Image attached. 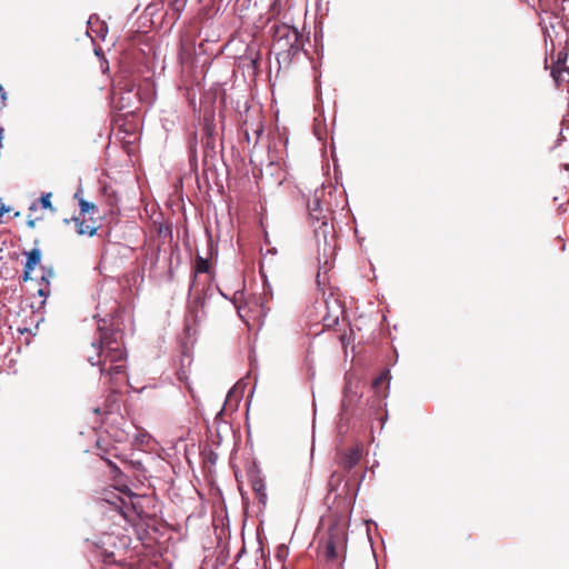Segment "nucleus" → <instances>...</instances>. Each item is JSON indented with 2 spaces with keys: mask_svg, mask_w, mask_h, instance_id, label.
I'll return each mask as SVG.
<instances>
[{
  "mask_svg": "<svg viewBox=\"0 0 569 569\" xmlns=\"http://www.w3.org/2000/svg\"><path fill=\"white\" fill-rule=\"evenodd\" d=\"M0 251H2V249L0 248Z\"/></svg>",
  "mask_w": 569,
  "mask_h": 569,
  "instance_id": "nucleus-52",
  "label": "nucleus"
},
{
  "mask_svg": "<svg viewBox=\"0 0 569 569\" xmlns=\"http://www.w3.org/2000/svg\"><path fill=\"white\" fill-rule=\"evenodd\" d=\"M7 100V92L4 91L3 87L0 86V109H2L6 106Z\"/></svg>",
  "mask_w": 569,
  "mask_h": 569,
  "instance_id": "nucleus-35",
  "label": "nucleus"
},
{
  "mask_svg": "<svg viewBox=\"0 0 569 569\" xmlns=\"http://www.w3.org/2000/svg\"><path fill=\"white\" fill-rule=\"evenodd\" d=\"M207 236V252L206 257L213 259L218 257V242L213 240L210 231H206Z\"/></svg>",
  "mask_w": 569,
  "mask_h": 569,
  "instance_id": "nucleus-19",
  "label": "nucleus"
},
{
  "mask_svg": "<svg viewBox=\"0 0 569 569\" xmlns=\"http://www.w3.org/2000/svg\"><path fill=\"white\" fill-rule=\"evenodd\" d=\"M196 140L190 143L189 148V161L190 164L193 166V163H197V148H196Z\"/></svg>",
  "mask_w": 569,
  "mask_h": 569,
  "instance_id": "nucleus-31",
  "label": "nucleus"
},
{
  "mask_svg": "<svg viewBox=\"0 0 569 569\" xmlns=\"http://www.w3.org/2000/svg\"><path fill=\"white\" fill-rule=\"evenodd\" d=\"M34 224H36V221H34V220H31V219H30V220H28V221H27V226H28L29 228H34Z\"/></svg>",
  "mask_w": 569,
  "mask_h": 569,
  "instance_id": "nucleus-43",
  "label": "nucleus"
},
{
  "mask_svg": "<svg viewBox=\"0 0 569 569\" xmlns=\"http://www.w3.org/2000/svg\"><path fill=\"white\" fill-rule=\"evenodd\" d=\"M130 507L142 525L150 530L159 531L162 516V503L154 496L130 495Z\"/></svg>",
  "mask_w": 569,
  "mask_h": 569,
  "instance_id": "nucleus-4",
  "label": "nucleus"
},
{
  "mask_svg": "<svg viewBox=\"0 0 569 569\" xmlns=\"http://www.w3.org/2000/svg\"><path fill=\"white\" fill-rule=\"evenodd\" d=\"M79 208L80 216H84L97 210V206L93 202L84 200L83 198L79 199Z\"/></svg>",
  "mask_w": 569,
  "mask_h": 569,
  "instance_id": "nucleus-25",
  "label": "nucleus"
},
{
  "mask_svg": "<svg viewBox=\"0 0 569 569\" xmlns=\"http://www.w3.org/2000/svg\"><path fill=\"white\" fill-rule=\"evenodd\" d=\"M51 192L42 193L39 198V203L41 208L43 209H51L53 210L52 202H51Z\"/></svg>",
  "mask_w": 569,
  "mask_h": 569,
  "instance_id": "nucleus-28",
  "label": "nucleus"
},
{
  "mask_svg": "<svg viewBox=\"0 0 569 569\" xmlns=\"http://www.w3.org/2000/svg\"><path fill=\"white\" fill-rule=\"evenodd\" d=\"M223 413V408L217 413L216 420H218Z\"/></svg>",
  "mask_w": 569,
  "mask_h": 569,
  "instance_id": "nucleus-45",
  "label": "nucleus"
},
{
  "mask_svg": "<svg viewBox=\"0 0 569 569\" xmlns=\"http://www.w3.org/2000/svg\"><path fill=\"white\" fill-rule=\"evenodd\" d=\"M237 309H238V313H239V316H240L241 318H243V316L241 315V308H240V307H237Z\"/></svg>",
  "mask_w": 569,
  "mask_h": 569,
  "instance_id": "nucleus-47",
  "label": "nucleus"
},
{
  "mask_svg": "<svg viewBox=\"0 0 569 569\" xmlns=\"http://www.w3.org/2000/svg\"><path fill=\"white\" fill-rule=\"evenodd\" d=\"M41 270H42V276L39 280V284L50 287V280L54 277L53 268L41 266Z\"/></svg>",
  "mask_w": 569,
  "mask_h": 569,
  "instance_id": "nucleus-23",
  "label": "nucleus"
},
{
  "mask_svg": "<svg viewBox=\"0 0 569 569\" xmlns=\"http://www.w3.org/2000/svg\"><path fill=\"white\" fill-rule=\"evenodd\" d=\"M151 440V436L147 432H138L136 435V441L141 443V445H148L149 441Z\"/></svg>",
  "mask_w": 569,
  "mask_h": 569,
  "instance_id": "nucleus-33",
  "label": "nucleus"
},
{
  "mask_svg": "<svg viewBox=\"0 0 569 569\" xmlns=\"http://www.w3.org/2000/svg\"><path fill=\"white\" fill-rule=\"evenodd\" d=\"M558 12L556 13V18L565 19V12L567 10L566 3L569 0H555Z\"/></svg>",
  "mask_w": 569,
  "mask_h": 569,
  "instance_id": "nucleus-29",
  "label": "nucleus"
},
{
  "mask_svg": "<svg viewBox=\"0 0 569 569\" xmlns=\"http://www.w3.org/2000/svg\"><path fill=\"white\" fill-rule=\"evenodd\" d=\"M210 258L202 257L199 253L196 257L194 266H193V278H197L199 273H208L210 271ZM196 279L192 280L190 290L194 287Z\"/></svg>",
  "mask_w": 569,
  "mask_h": 569,
  "instance_id": "nucleus-13",
  "label": "nucleus"
},
{
  "mask_svg": "<svg viewBox=\"0 0 569 569\" xmlns=\"http://www.w3.org/2000/svg\"><path fill=\"white\" fill-rule=\"evenodd\" d=\"M203 305H204V302H203L202 298L200 296H197V295L189 302L188 311H189V313L196 312V315H194V320L196 321L199 318L198 312L200 310L202 311V309H203Z\"/></svg>",
  "mask_w": 569,
  "mask_h": 569,
  "instance_id": "nucleus-20",
  "label": "nucleus"
},
{
  "mask_svg": "<svg viewBox=\"0 0 569 569\" xmlns=\"http://www.w3.org/2000/svg\"><path fill=\"white\" fill-rule=\"evenodd\" d=\"M387 417H388V413L386 412V413H385V417H383V418H381L382 423L386 421Z\"/></svg>",
  "mask_w": 569,
  "mask_h": 569,
  "instance_id": "nucleus-48",
  "label": "nucleus"
},
{
  "mask_svg": "<svg viewBox=\"0 0 569 569\" xmlns=\"http://www.w3.org/2000/svg\"><path fill=\"white\" fill-rule=\"evenodd\" d=\"M390 380H391V373H390V369L386 368L383 369L379 376H377L373 381H372V388L375 389V391H379V388L380 386L383 383V382H387V390H389V387H390Z\"/></svg>",
  "mask_w": 569,
  "mask_h": 569,
  "instance_id": "nucleus-17",
  "label": "nucleus"
},
{
  "mask_svg": "<svg viewBox=\"0 0 569 569\" xmlns=\"http://www.w3.org/2000/svg\"><path fill=\"white\" fill-rule=\"evenodd\" d=\"M98 227L94 224H89L87 221H82L78 223L77 233L79 236H89L92 237L97 233Z\"/></svg>",
  "mask_w": 569,
  "mask_h": 569,
  "instance_id": "nucleus-21",
  "label": "nucleus"
},
{
  "mask_svg": "<svg viewBox=\"0 0 569 569\" xmlns=\"http://www.w3.org/2000/svg\"><path fill=\"white\" fill-rule=\"evenodd\" d=\"M119 501H120V506H119V508H120L121 510L123 509V507H128V505H127V502H126L124 500L119 499Z\"/></svg>",
  "mask_w": 569,
  "mask_h": 569,
  "instance_id": "nucleus-44",
  "label": "nucleus"
},
{
  "mask_svg": "<svg viewBox=\"0 0 569 569\" xmlns=\"http://www.w3.org/2000/svg\"><path fill=\"white\" fill-rule=\"evenodd\" d=\"M37 295L40 297V298H43V300L41 301V305H44L46 302V299L49 297L50 295V287H47V286H40V288L38 289L37 291Z\"/></svg>",
  "mask_w": 569,
  "mask_h": 569,
  "instance_id": "nucleus-32",
  "label": "nucleus"
},
{
  "mask_svg": "<svg viewBox=\"0 0 569 569\" xmlns=\"http://www.w3.org/2000/svg\"><path fill=\"white\" fill-rule=\"evenodd\" d=\"M309 216L312 220H316L320 222V228L325 227L327 228L328 222L326 216L322 214V203L321 200L318 197H313L311 200L308 201L307 204Z\"/></svg>",
  "mask_w": 569,
  "mask_h": 569,
  "instance_id": "nucleus-9",
  "label": "nucleus"
},
{
  "mask_svg": "<svg viewBox=\"0 0 569 569\" xmlns=\"http://www.w3.org/2000/svg\"><path fill=\"white\" fill-rule=\"evenodd\" d=\"M246 59L249 60V63L247 67H250L252 69V74H257L259 72L260 62H261L260 52L259 51L253 52L251 49H249Z\"/></svg>",
  "mask_w": 569,
  "mask_h": 569,
  "instance_id": "nucleus-18",
  "label": "nucleus"
},
{
  "mask_svg": "<svg viewBox=\"0 0 569 569\" xmlns=\"http://www.w3.org/2000/svg\"><path fill=\"white\" fill-rule=\"evenodd\" d=\"M387 397V393H381L380 391H375V395L369 397L366 401V405L362 406V409L366 410V419L373 418L378 413V411L387 406L383 398Z\"/></svg>",
  "mask_w": 569,
  "mask_h": 569,
  "instance_id": "nucleus-8",
  "label": "nucleus"
},
{
  "mask_svg": "<svg viewBox=\"0 0 569 569\" xmlns=\"http://www.w3.org/2000/svg\"><path fill=\"white\" fill-rule=\"evenodd\" d=\"M106 461H107V462H108V465L110 466V468H111V471H112V472H116V471H117V472H119V471H120V469L118 468V466H117V465H114L112 461H110V460H108V459H106Z\"/></svg>",
  "mask_w": 569,
  "mask_h": 569,
  "instance_id": "nucleus-39",
  "label": "nucleus"
},
{
  "mask_svg": "<svg viewBox=\"0 0 569 569\" xmlns=\"http://www.w3.org/2000/svg\"><path fill=\"white\" fill-rule=\"evenodd\" d=\"M33 270H30L26 267H23V272H22V276H21V280L23 282H28L29 280H31V273H32Z\"/></svg>",
  "mask_w": 569,
  "mask_h": 569,
  "instance_id": "nucleus-34",
  "label": "nucleus"
},
{
  "mask_svg": "<svg viewBox=\"0 0 569 569\" xmlns=\"http://www.w3.org/2000/svg\"><path fill=\"white\" fill-rule=\"evenodd\" d=\"M323 321H325V326H326V327H332V326H335V325H337V323H338L339 318H338V317H335V318H333V319H331V320H329V319H327V318H323Z\"/></svg>",
  "mask_w": 569,
  "mask_h": 569,
  "instance_id": "nucleus-36",
  "label": "nucleus"
},
{
  "mask_svg": "<svg viewBox=\"0 0 569 569\" xmlns=\"http://www.w3.org/2000/svg\"><path fill=\"white\" fill-rule=\"evenodd\" d=\"M218 141H219V138H213V139L201 138L204 166H208L209 160H214V158L217 157Z\"/></svg>",
  "mask_w": 569,
  "mask_h": 569,
  "instance_id": "nucleus-11",
  "label": "nucleus"
},
{
  "mask_svg": "<svg viewBox=\"0 0 569 569\" xmlns=\"http://www.w3.org/2000/svg\"><path fill=\"white\" fill-rule=\"evenodd\" d=\"M340 539L338 530H330L329 538L325 545V555L328 561H333L337 559V541Z\"/></svg>",
  "mask_w": 569,
  "mask_h": 569,
  "instance_id": "nucleus-12",
  "label": "nucleus"
},
{
  "mask_svg": "<svg viewBox=\"0 0 569 569\" xmlns=\"http://www.w3.org/2000/svg\"><path fill=\"white\" fill-rule=\"evenodd\" d=\"M141 102L139 91L131 82H118L111 92V106L126 114L133 113Z\"/></svg>",
  "mask_w": 569,
  "mask_h": 569,
  "instance_id": "nucleus-5",
  "label": "nucleus"
},
{
  "mask_svg": "<svg viewBox=\"0 0 569 569\" xmlns=\"http://www.w3.org/2000/svg\"><path fill=\"white\" fill-rule=\"evenodd\" d=\"M567 59H568V52L566 50L559 51L553 67H566Z\"/></svg>",
  "mask_w": 569,
  "mask_h": 569,
  "instance_id": "nucleus-30",
  "label": "nucleus"
},
{
  "mask_svg": "<svg viewBox=\"0 0 569 569\" xmlns=\"http://www.w3.org/2000/svg\"><path fill=\"white\" fill-rule=\"evenodd\" d=\"M361 456L359 447L337 452V463L343 472L333 471L331 473L328 481L327 500H330L333 495L332 502L338 501L345 509L353 508L361 482L366 477V471H353Z\"/></svg>",
  "mask_w": 569,
  "mask_h": 569,
  "instance_id": "nucleus-2",
  "label": "nucleus"
},
{
  "mask_svg": "<svg viewBox=\"0 0 569 569\" xmlns=\"http://www.w3.org/2000/svg\"><path fill=\"white\" fill-rule=\"evenodd\" d=\"M352 420H355V418L349 412H345L340 409L337 421L338 433L341 436L346 435Z\"/></svg>",
  "mask_w": 569,
  "mask_h": 569,
  "instance_id": "nucleus-15",
  "label": "nucleus"
},
{
  "mask_svg": "<svg viewBox=\"0 0 569 569\" xmlns=\"http://www.w3.org/2000/svg\"><path fill=\"white\" fill-rule=\"evenodd\" d=\"M243 552H244V548L241 549V551L239 552L238 557H240Z\"/></svg>",
  "mask_w": 569,
  "mask_h": 569,
  "instance_id": "nucleus-49",
  "label": "nucleus"
},
{
  "mask_svg": "<svg viewBox=\"0 0 569 569\" xmlns=\"http://www.w3.org/2000/svg\"><path fill=\"white\" fill-rule=\"evenodd\" d=\"M568 68L567 67H552L551 69V77L553 78L555 82L559 86L561 82L566 81L565 74H568Z\"/></svg>",
  "mask_w": 569,
  "mask_h": 569,
  "instance_id": "nucleus-22",
  "label": "nucleus"
},
{
  "mask_svg": "<svg viewBox=\"0 0 569 569\" xmlns=\"http://www.w3.org/2000/svg\"><path fill=\"white\" fill-rule=\"evenodd\" d=\"M242 388L240 387V382H238L232 389L229 390L226 398V403L230 402L231 400L239 402L242 399Z\"/></svg>",
  "mask_w": 569,
  "mask_h": 569,
  "instance_id": "nucleus-24",
  "label": "nucleus"
},
{
  "mask_svg": "<svg viewBox=\"0 0 569 569\" xmlns=\"http://www.w3.org/2000/svg\"><path fill=\"white\" fill-rule=\"evenodd\" d=\"M94 412H96V413H100V408H96V409H94Z\"/></svg>",
  "mask_w": 569,
  "mask_h": 569,
  "instance_id": "nucleus-50",
  "label": "nucleus"
},
{
  "mask_svg": "<svg viewBox=\"0 0 569 569\" xmlns=\"http://www.w3.org/2000/svg\"><path fill=\"white\" fill-rule=\"evenodd\" d=\"M3 136H4V129L0 126V148H3Z\"/></svg>",
  "mask_w": 569,
  "mask_h": 569,
  "instance_id": "nucleus-41",
  "label": "nucleus"
},
{
  "mask_svg": "<svg viewBox=\"0 0 569 569\" xmlns=\"http://www.w3.org/2000/svg\"><path fill=\"white\" fill-rule=\"evenodd\" d=\"M288 552V549L284 545H281L279 548H278V552H277V557L278 558H281L283 555H287Z\"/></svg>",
  "mask_w": 569,
  "mask_h": 569,
  "instance_id": "nucleus-37",
  "label": "nucleus"
},
{
  "mask_svg": "<svg viewBox=\"0 0 569 569\" xmlns=\"http://www.w3.org/2000/svg\"><path fill=\"white\" fill-rule=\"evenodd\" d=\"M114 537L109 533H104L93 541V545L97 549L101 550V556L103 557V561L110 562L113 559V552L109 551L106 546L113 545Z\"/></svg>",
  "mask_w": 569,
  "mask_h": 569,
  "instance_id": "nucleus-10",
  "label": "nucleus"
},
{
  "mask_svg": "<svg viewBox=\"0 0 569 569\" xmlns=\"http://www.w3.org/2000/svg\"><path fill=\"white\" fill-rule=\"evenodd\" d=\"M201 138H208V139L218 138L213 117L204 116Z\"/></svg>",
  "mask_w": 569,
  "mask_h": 569,
  "instance_id": "nucleus-16",
  "label": "nucleus"
},
{
  "mask_svg": "<svg viewBox=\"0 0 569 569\" xmlns=\"http://www.w3.org/2000/svg\"><path fill=\"white\" fill-rule=\"evenodd\" d=\"M36 207H34V203L31 204L30 207V210H33Z\"/></svg>",
  "mask_w": 569,
  "mask_h": 569,
  "instance_id": "nucleus-51",
  "label": "nucleus"
},
{
  "mask_svg": "<svg viewBox=\"0 0 569 569\" xmlns=\"http://www.w3.org/2000/svg\"><path fill=\"white\" fill-rule=\"evenodd\" d=\"M162 233H164V234H167V233H168V234H171V228H170L169 226H166V227L160 226V228H159V234H162Z\"/></svg>",
  "mask_w": 569,
  "mask_h": 569,
  "instance_id": "nucleus-38",
  "label": "nucleus"
},
{
  "mask_svg": "<svg viewBox=\"0 0 569 569\" xmlns=\"http://www.w3.org/2000/svg\"><path fill=\"white\" fill-rule=\"evenodd\" d=\"M563 27H565L566 31L569 33V18L568 17L563 20Z\"/></svg>",
  "mask_w": 569,
  "mask_h": 569,
  "instance_id": "nucleus-42",
  "label": "nucleus"
},
{
  "mask_svg": "<svg viewBox=\"0 0 569 569\" xmlns=\"http://www.w3.org/2000/svg\"><path fill=\"white\" fill-rule=\"evenodd\" d=\"M130 465L132 469L138 473V476L143 478L147 477V469L140 460H130Z\"/></svg>",
  "mask_w": 569,
  "mask_h": 569,
  "instance_id": "nucleus-26",
  "label": "nucleus"
},
{
  "mask_svg": "<svg viewBox=\"0 0 569 569\" xmlns=\"http://www.w3.org/2000/svg\"><path fill=\"white\" fill-rule=\"evenodd\" d=\"M93 22H97L100 24V31L98 32V36L103 38L104 37L103 30H107V27L103 22H100L99 17L96 13H93L89 17L88 22H87L88 27L91 28Z\"/></svg>",
  "mask_w": 569,
  "mask_h": 569,
  "instance_id": "nucleus-27",
  "label": "nucleus"
},
{
  "mask_svg": "<svg viewBox=\"0 0 569 569\" xmlns=\"http://www.w3.org/2000/svg\"><path fill=\"white\" fill-rule=\"evenodd\" d=\"M308 37L295 27L287 23L273 27V52L279 69H289L292 62L301 54H308L305 50V42Z\"/></svg>",
  "mask_w": 569,
  "mask_h": 569,
  "instance_id": "nucleus-3",
  "label": "nucleus"
},
{
  "mask_svg": "<svg viewBox=\"0 0 569 569\" xmlns=\"http://www.w3.org/2000/svg\"><path fill=\"white\" fill-rule=\"evenodd\" d=\"M82 192L81 189H79L76 193H74V198H79L80 199V193Z\"/></svg>",
  "mask_w": 569,
  "mask_h": 569,
  "instance_id": "nucleus-46",
  "label": "nucleus"
},
{
  "mask_svg": "<svg viewBox=\"0 0 569 569\" xmlns=\"http://www.w3.org/2000/svg\"><path fill=\"white\" fill-rule=\"evenodd\" d=\"M23 254H26V261L23 267L34 270L37 266L40 264L42 252L39 248H32L30 251H24Z\"/></svg>",
  "mask_w": 569,
  "mask_h": 569,
  "instance_id": "nucleus-14",
  "label": "nucleus"
},
{
  "mask_svg": "<svg viewBox=\"0 0 569 569\" xmlns=\"http://www.w3.org/2000/svg\"><path fill=\"white\" fill-rule=\"evenodd\" d=\"M84 220H86V219H84V218H81L80 216H78V217H73V218H72V221H73V222H74V224H76V229L78 228V223H79V222H82V221H84Z\"/></svg>",
  "mask_w": 569,
  "mask_h": 569,
  "instance_id": "nucleus-40",
  "label": "nucleus"
},
{
  "mask_svg": "<svg viewBox=\"0 0 569 569\" xmlns=\"http://www.w3.org/2000/svg\"><path fill=\"white\" fill-rule=\"evenodd\" d=\"M123 315L114 300L109 310H103L99 303L97 313L93 316L98 326V337L91 343L96 356L88 357V361L91 366H99L101 375H108L111 379L122 375L126 369Z\"/></svg>",
  "mask_w": 569,
  "mask_h": 569,
  "instance_id": "nucleus-1",
  "label": "nucleus"
},
{
  "mask_svg": "<svg viewBox=\"0 0 569 569\" xmlns=\"http://www.w3.org/2000/svg\"><path fill=\"white\" fill-rule=\"evenodd\" d=\"M361 397L362 393L359 392L358 385L346 379L340 409L349 412L355 421H362L367 416L366 410L362 409Z\"/></svg>",
  "mask_w": 569,
  "mask_h": 569,
  "instance_id": "nucleus-6",
  "label": "nucleus"
},
{
  "mask_svg": "<svg viewBox=\"0 0 569 569\" xmlns=\"http://www.w3.org/2000/svg\"><path fill=\"white\" fill-rule=\"evenodd\" d=\"M248 479L259 503L266 506L268 496L266 490V482L260 471L257 469L249 470Z\"/></svg>",
  "mask_w": 569,
  "mask_h": 569,
  "instance_id": "nucleus-7",
  "label": "nucleus"
}]
</instances>
